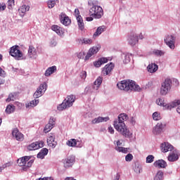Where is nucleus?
Instances as JSON below:
<instances>
[{
  "mask_svg": "<svg viewBox=\"0 0 180 180\" xmlns=\"http://www.w3.org/2000/svg\"><path fill=\"white\" fill-rule=\"evenodd\" d=\"M129 119V116L126 113H121L118 115V119L114 121V127L117 131H119L127 139H131L133 134L130 133L124 122Z\"/></svg>",
  "mask_w": 180,
  "mask_h": 180,
  "instance_id": "obj_1",
  "label": "nucleus"
},
{
  "mask_svg": "<svg viewBox=\"0 0 180 180\" xmlns=\"http://www.w3.org/2000/svg\"><path fill=\"white\" fill-rule=\"evenodd\" d=\"M117 88L125 92H140L141 89L140 86L136 84L133 80H123L120 83L117 84Z\"/></svg>",
  "mask_w": 180,
  "mask_h": 180,
  "instance_id": "obj_2",
  "label": "nucleus"
},
{
  "mask_svg": "<svg viewBox=\"0 0 180 180\" xmlns=\"http://www.w3.org/2000/svg\"><path fill=\"white\" fill-rule=\"evenodd\" d=\"M89 15L94 19H101L103 16V8L93 3L92 7L89 9Z\"/></svg>",
  "mask_w": 180,
  "mask_h": 180,
  "instance_id": "obj_3",
  "label": "nucleus"
},
{
  "mask_svg": "<svg viewBox=\"0 0 180 180\" xmlns=\"http://www.w3.org/2000/svg\"><path fill=\"white\" fill-rule=\"evenodd\" d=\"M31 156H24L18 160V164L19 167H22L23 171H27V168H30L34 162V160H30Z\"/></svg>",
  "mask_w": 180,
  "mask_h": 180,
  "instance_id": "obj_4",
  "label": "nucleus"
},
{
  "mask_svg": "<svg viewBox=\"0 0 180 180\" xmlns=\"http://www.w3.org/2000/svg\"><path fill=\"white\" fill-rule=\"evenodd\" d=\"M75 96L70 95L68 96L67 98L65 99L61 104L58 106V110H64V109H68V108H71L72 105H74V102H75Z\"/></svg>",
  "mask_w": 180,
  "mask_h": 180,
  "instance_id": "obj_5",
  "label": "nucleus"
},
{
  "mask_svg": "<svg viewBox=\"0 0 180 180\" xmlns=\"http://www.w3.org/2000/svg\"><path fill=\"white\" fill-rule=\"evenodd\" d=\"M172 88V81L171 79H165L164 82L161 84L160 95L165 96Z\"/></svg>",
  "mask_w": 180,
  "mask_h": 180,
  "instance_id": "obj_6",
  "label": "nucleus"
},
{
  "mask_svg": "<svg viewBox=\"0 0 180 180\" xmlns=\"http://www.w3.org/2000/svg\"><path fill=\"white\" fill-rule=\"evenodd\" d=\"M9 54L11 57H14L15 60H20V58L23 57V53L19 49V46L18 45L13 46L11 48Z\"/></svg>",
  "mask_w": 180,
  "mask_h": 180,
  "instance_id": "obj_7",
  "label": "nucleus"
},
{
  "mask_svg": "<svg viewBox=\"0 0 180 180\" xmlns=\"http://www.w3.org/2000/svg\"><path fill=\"white\" fill-rule=\"evenodd\" d=\"M46 91H47V84L44 82L40 84L39 86L33 95L34 98L37 99L38 98H40V96H43Z\"/></svg>",
  "mask_w": 180,
  "mask_h": 180,
  "instance_id": "obj_8",
  "label": "nucleus"
},
{
  "mask_svg": "<svg viewBox=\"0 0 180 180\" xmlns=\"http://www.w3.org/2000/svg\"><path fill=\"white\" fill-rule=\"evenodd\" d=\"M165 43L171 49V50H174L175 49V41L176 40V37L174 35H167L165 38Z\"/></svg>",
  "mask_w": 180,
  "mask_h": 180,
  "instance_id": "obj_9",
  "label": "nucleus"
},
{
  "mask_svg": "<svg viewBox=\"0 0 180 180\" xmlns=\"http://www.w3.org/2000/svg\"><path fill=\"white\" fill-rule=\"evenodd\" d=\"M99 50H101V45L99 44L90 48L86 56L84 58V61H87V60H89V58H91L92 56H94V54H96V53H98Z\"/></svg>",
  "mask_w": 180,
  "mask_h": 180,
  "instance_id": "obj_10",
  "label": "nucleus"
},
{
  "mask_svg": "<svg viewBox=\"0 0 180 180\" xmlns=\"http://www.w3.org/2000/svg\"><path fill=\"white\" fill-rule=\"evenodd\" d=\"M44 147V142L43 141H38L34 142L27 146L29 151H34V150H39V148H43Z\"/></svg>",
  "mask_w": 180,
  "mask_h": 180,
  "instance_id": "obj_11",
  "label": "nucleus"
},
{
  "mask_svg": "<svg viewBox=\"0 0 180 180\" xmlns=\"http://www.w3.org/2000/svg\"><path fill=\"white\" fill-rule=\"evenodd\" d=\"M179 151L176 149H173V150L169 154L167 160L169 162H175V161H178V160H179Z\"/></svg>",
  "mask_w": 180,
  "mask_h": 180,
  "instance_id": "obj_12",
  "label": "nucleus"
},
{
  "mask_svg": "<svg viewBox=\"0 0 180 180\" xmlns=\"http://www.w3.org/2000/svg\"><path fill=\"white\" fill-rule=\"evenodd\" d=\"M74 162H75V156L70 155L63 160V164L65 168H70L74 165Z\"/></svg>",
  "mask_w": 180,
  "mask_h": 180,
  "instance_id": "obj_13",
  "label": "nucleus"
},
{
  "mask_svg": "<svg viewBox=\"0 0 180 180\" xmlns=\"http://www.w3.org/2000/svg\"><path fill=\"white\" fill-rule=\"evenodd\" d=\"M164 127H165V125L162 124V122L158 123L153 129V134H155V136L161 134V133H162V130H164Z\"/></svg>",
  "mask_w": 180,
  "mask_h": 180,
  "instance_id": "obj_14",
  "label": "nucleus"
},
{
  "mask_svg": "<svg viewBox=\"0 0 180 180\" xmlns=\"http://www.w3.org/2000/svg\"><path fill=\"white\" fill-rule=\"evenodd\" d=\"M47 143L49 147H51L52 148H56V147L57 146V141H56V136H54V134H50L47 138Z\"/></svg>",
  "mask_w": 180,
  "mask_h": 180,
  "instance_id": "obj_15",
  "label": "nucleus"
},
{
  "mask_svg": "<svg viewBox=\"0 0 180 180\" xmlns=\"http://www.w3.org/2000/svg\"><path fill=\"white\" fill-rule=\"evenodd\" d=\"M160 149L162 153H168V151L174 150V146L168 142H165L160 145Z\"/></svg>",
  "mask_w": 180,
  "mask_h": 180,
  "instance_id": "obj_16",
  "label": "nucleus"
},
{
  "mask_svg": "<svg viewBox=\"0 0 180 180\" xmlns=\"http://www.w3.org/2000/svg\"><path fill=\"white\" fill-rule=\"evenodd\" d=\"M113 68H115V64H113V63H110L105 65L102 70V74H103V75H109L113 70Z\"/></svg>",
  "mask_w": 180,
  "mask_h": 180,
  "instance_id": "obj_17",
  "label": "nucleus"
},
{
  "mask_svg": "<svg viewBox=\"0 0 180 180\" xmlns=\"http://www.w3.org/2000/svg\"><path fill=\"white\" fill-rule=\"evenodd\" d=\"M180 105V100H175L172 103H165L163 105V108L167 110H171L173 108H176V106Z\"/></svg>",
  "mask_w": 180,
  "mask_h": 180,
  "instance_id": "obj_18",
  "label": "nucleus"
},
{
  "mask_svg": "<svg viewBox=\"0 0 180 180\" xmlns=\"http://www.w3.org/2000/svg\"><path fill=\"white\" fill-rule=\"evenodd\" d=\"M13 136L18 141H23V134L19 131L18 128H15L12 131Z\"/></svg>",
  "mask_w": 180,
  "mask_h": 180,
  "instance_id": "obj_19",
  "label": "nucleus"
},
{
  "mask_svg": "<svg viewBox=\"0 0 180 180\" xmlns=\"http://www.w3.org/2000/svg\"><path fill=\"white\" fill-rule=\"evenodd\" d=\"M28 57L30 58H37V51H36V48L32 45H30L28 49Z\"/></svg>",
  "mask_w": 180,
  "mask_h": 180,
  "instance_id": "obj_20",
  "label": "nucleus"
},
{
  "mask_svg": "<svg viewBox=\"0 0 180 180\" xmlns=\"http://www.w3.org/2000/svg\"><path fill=\"white\" fill-rule=\"evenodd\" d=\"M139 41V37L136 34H131L128 38V43L130 46H136V44Z\"/></svg>",
  "mask_w": 180,
  "mask_h": 180,
  "instance_id": "obj_21",
  "label": "nucleus"
},
{
  "mask_svg": "<svg viewBox=\"0 0 180 180\" xmlns=\"http://www.w3.org/2000/svg\"><path fill=\"white\" fill-rule=\"evenodd\" d=\"M148 72L150 74H154V72H157L158 71V65L155 63H150L147 67Z\"/></svg>",
  "mask_w": 180,
  "mask_h": 180,
  "instance_id": "obj_22",
  "label": "nucleus"
},
{
  "mask_svg": "<svg viewBox=\"0 0 180 180\" xmlns=\"http://www.w3.org/2000/svg\"><path fill=\"white\" fill-rule=\"evenodd\" d=\"M154 167H158V168H167V162L164 160H156L153 163Z\"/></svg>",
  "mask_w": 180,
  "mask_h": 180,
  "instance_id": "obj_23",
  "label": "nucleus"
},
{
  "mask_svg": "<svg viewBox=\"0 0 180 180\" xmlns=\"http://www.w3.org/2000/svg\"><path fill=\"white\" fill-rule=\"evenodd\" d=\"M51 30L53 32H56V33H57V34H58L59 36H63V34H64V28L58 25H53L51 27Z\"/></svg>",
  "mask_w": 180,
  "mask_h": 180,
  "instance_id": "obj_24",
  "label": "nucleus"
},
{
  "mask_svg": "<svg viewBox=\"0 0 180 180\" xmlns=\"http://www.w3.org/2000/svg\"><path fill=\"white\" fill-rule=\"evenodd\" d=\"M105 63H108V58H101L99 60L94 62V65L96 68H99V67H101V65L105 64Z\"/></svg>",
  "mask_w": 180,
  "mask_h": 180,
  "instance_id": "obj_25",
  "label": "nucleus"
},
{
  "mask_svg": "<svg viewBox=\"0 0 180 180\" xmlns=\"http://www.w3.org/2000/svg\"><path fill=\"white\" fill-rule=\"evenodd\" d=\"M103 78L102 77H98L96 81L94 82V84H92V88L94 89H99L101 84H102V81H103Z\"/></svg>",
  "mask_w": 180,
  "mask_h": 180,
  "instance_id": "obj_26",
  "label": "nucleus"
},
{
  "mask_svg": "<svg viewBox=\"0 0 180 180\" xmlns=\"http://www.w3.org/2000/svg\"><path fill=\"white\" fill-rule=\"evenodd\" d=\"M109 120V117H98L97 118H95L94 120H92L93 124H96L98 123H102L103 122H108Z\"/></svg>",
  "mask_w": 180,
  "mask_h": 180,
  "instance_id": "obj_27",
  "label": "nucleus"
},
{
  "mask_svg": "<svg viewBox=\"0 0 180 180\" xmlns=\"http://www.w3.org/2000/svg\"><path fill=\"white\" fill-rule=\"evenodd\" d=\"M57 71L56 66H51L45 72V77H50L51 74H54Z\"/></svg>",
  "mask_w": 180,
  "mask_h": 180,
  "instance_id": "obj_28",
  "label": "nucleus"
},
{
  "mask_svg": "<svg viewBox=\"0 0 180 180\" xmlns=\"http://www.w3.org/2000/svg\"><path fill=\"white\" fill-rule=\"evenodd\" d=\"M37 105H39V100L34 99L30 103H27L25 107L27 109H30V108H34V106H37Z\"/></svg>",
  "mask_w": 180,
  "mask_h": 180,
  "instance_id": "obj_29",
  "label": "nucleus"
},
{
  "mask_svg": "<svg viewBox=\"0 0 180 180\" xmlns=\"http://www.w3.org/2000/svg\"><path fill=\"white\" fill-rule=\"evenodd\" d=\"M77 21L79 29L80 30H84V29L85 28V25L84 24V20H82V16H78L77 18Z\"/></svg>",
  "mask_w": 180,
  "mask_h": 180,
  "instance_id": "obj_30",
  "label": "nucleus"
},
{
  "mask_svg": "<svg viewBox=\"0 0 180 180\" xmlns=\"http://www.w3.org/2000/svg\"><path fill=\"white\" fill-rule=\"evenodd\" d=\"M122 57H124L123 63L124 64H128V63H130V60H131L133 55H131V53H123Z\"/></svg>",
  "mask_w": 180,
  "mask_h": 180,
  "instance_id": "obj_31",
  "label": "nucleus"
},
{
  "mask_svg": "<svg viewBox=\"0 0 180 180\" xmlns=\"http://www.w3.org/2000/svg\"><path fill=\"white\" fill-rule=\"evenodd\" d=\"M105 30H106V27L105 25L98 27L94 36H100V34H102Z\"/></svg>",
  "mask_w": 180,
  "mask_h": 180,
  "instance_id": "obj_32",
  "label": "nucleus"
},
{
  "mask_svg": "<svg viewBox=\"0 0 180 180\" xmlns=\"http://www.w3.org/2000/svg\"><path fill=\"white\" fill-rule=\"evenodd\" d=\"M60 22L65 26H68V25L71 24V20H70V18H68V16L61 17Z\"/></svg>",
  "mask_w": 180,
  "mask_h": 180,
  "instance_id": "obj_33",
  "label": "nucleus"
},
{
  "mask_svg": "<svg viewBox=\"0 0 180 180\" xmlns=\"http://www.w3.org/2000/svg\"><path fill=\"white\" fill-rule=\"evenodd\" d=\"M96 91H98V89H95L92 87V84L90 86H87L85 89H84V94L86 95H88V94H94V92H96Z\"/></svg>",
  "mask_w": 180,
  "mask_h": 180,
  "instance_id": "obj_34",
  "label": "nucleus"
},
{
  "mask_svg": "<svg viewBox=\"0 0 180 180\" xmlns=\"http://www.w3.org/2000/svg\"><path fill=\"white\" fill-rule=\"evenodd\" d=\"M15 105L9 104L6 106L5 112L7 115H11V113H13V112H15Z\"/></svg>",
  "mask_w": 180,
  "mask_h": 180,
  "instance_id": "obj_35",
  "label": "nucleus"
},
{
  "mask_svg": "<svg viewBox=\"0 0 180 180\" xmlns=\"http://www.w3.org/2000/svg\"><path fill=\"white\" fill-rule=\"evenodd\" d=\"M164 179V172L161 170L158 171L154 180H163Z\"/></svg>",
  "mask_w": 180,
  "mask_h": 180,
  "instance_id": "obj_36",
  "label": "nucleus"
},
{
  "mask_svg": "<svg viewBox=\"0 0 180 180\" xmlns=\"http://www.w3.org/2000/svg\"><path fill=\"white\" fill-rule=\"evenodd\" d=\"M153 54H154V56H156V57H162V56L165 54V51L158 49H154L153 51Z\"/></svg>",
  "mask_w": 180,
  "mask_h": 180,
  "instance_id": "obj_37",
  "label": "nucleus"
},
{
  "mask_svg": "<svg viewBox=\"0 0 180 180\" xmlns=\"http://www.w3.org/2000/svg\"><path fill=\"white\" fill-rule=\"evenodd\" d=\"M66 145L69 147H77V139H72L66 142Z\"/></svg>",
  "mask_w": 180,
  "mask_h": 180,
  "instance_id": "obj_38",
  "label": "nucleus"
},
{
  "mask_svg": "<svg viewBox=\"0 0 180 180\" xmlns=\"http://www.w3.org/2000/svg\"><path fill=\"white\" fill-rule=\"evenodd\" d=\"M16 99V93H11L8 97L6 98V102L9 103L15 101Z\"/></svg>",
  "mask_w": 180,
  "mask_h": 180,
  "instance_id": "obj_39",
  "label": "nucleus"
},
{
  "mask_svg": "<svg viewBox=\"0 0 180 180\" xmlns=\"http://www.w3.org/2000/svg\"><path fill=\"white\" fill-rule=\"evenodd\" d=\"M115 150L116 151H118V153H123L124 154H127V148L116 146Z\"/></svg>",
  "mask_w": 180,
  "mask_h": 180,
  "instance_id": "obj_40",
  "label": "nucleus"
},
{
  "mask_svg": "<svg viewBox=\"0 0 180 180\" xmlns=\"http://www.w3.org/2000/svg\"><path fill=\"white\" fill-rule=\"evenodd\" d=\"M30 9V6L24 5V6H22L19 9V11L21 12L22 13H25L29 11Z\"/></svg>",
  "mask_w": 180,
  "mask_h": 180,
  "instance_id": "obj_41",
  "label": "nucleus"
},
{
  "mask_svg": "<svg viewBox=\"0 0 180 180\" xmlns=\"http://www.w3.org/2000/svg\"><path fill=\"white\" fill-rule=\"evenodd\" d=\"M152 116L153 120H161V115L159 112H155Z\"/></svg>",
  "mask_w": 180,
  "mask_h": 180,
  "instance_id": "obj_42",
  "label": "nucleus"
},
{
  "mask_svg": "<svg viewBox=\"0 0 180 180\" xmlns=\"http://www.w3.org/2000/svg\"><path fill=\"white\" fill-rule=\"evenodd\" d=\"M58 0H50L48 1V6L50 9L53 8V6H56V3L58 2Z\"/></svg>",
  "mask_w": 180,
  "mask_h": 180,
  "instance_id": "obj_43",
  "label": "nucleus"
},
{
  "mask_svg": "<svg viewBox=\"0 0 180 180\" xmlns=\"http://www.w3.org/2000/svg\"><path fill=\"white\" fill-rule=\"evenodd\" d=\"M54 127L51 125V124H47L45 126V128L44 129V131L45 133H49V131H50L51 130V129H53Z\"/></svg>",
  "mask_w": 180,
  "mask_h": 180,
  "instance_id": "obj_44",
  "label": "nucleus"
},
{
  "mask_svg": "<svg viewBox=\"0 0 180 180\" xmlns=\"http://www.w3.org/2000/svg\"><path fill=\"white\" fill-rule=\"evenodd\" d=\"M154 162V155H149L146 158V162L147 164H151V162Z\"/></svg>",
  "mask_w": 180,
  "mask_h": 180,
  "instance_id": "obj_45",
  "label": "nucleus"
},
{
  "mask_svg": "<svg viewBox=\"0 0 180 180\" xmlns=\"http://www.w3.org/2000/svg\"><path fill=\"white\" fill-rule=\"evenodd\" d=\"M156 103H157V105H159V106H164L165 103H164V99H162V98H158L156 100Z\"/></svg>",
  "mask_w": 180,
  "mask_h": 180,
  "instance_id": "obj_46",
  "label": "nucleus"
},
{
  "mask_svg": "<svg viewBox=\"0 0 180 180\" xmlns=\"http://www.w3.org/2000/svg\"><path fill=\"white\" fill-rule=\"evenodd\" d=\"M131 160H133V155L131 153H129L125 156V160L127 162H130Z\"/></svg>",
  "mask_w": 180,
  "mask_h": 180,
  "instance_id": "obj_47",
  "label": "nucleus"
},
{
  "mask_svg": "<svg viewBox=\"0 0 180 180\" xmlns=\"http://www.w3.org/2000/svg\"><path fill=\"white\" fill-rule=\"evenodd\" d=\"M13 5H15V0H8V8L12 9Z\"/></svg>",
  "mask_w": 180,
  "mask_h": 180,
  "instance_id": "obj_48",
  "label": "nucleus"
},
{
  "mask_svg": "<svg viewBox=\"0 0 180 180\" xmlns=\"http://www.w3.org/2000/svg\"><path fill=\"white\" fill-rule=\"evenodd\" d=\"M7 167H11V162L5 163L2 165V167H0V172H2L3 169H5V168H7Z\"/></svg>",
  "mask_w": 180,
  "mask_h": 180,
  "instance_id": "obj_49",
  "label": "nucleus"
},
{
  "mask_svg": "<svg viewBox=\"0 0 180 180\" xmlns=\"http://www.w3.org/2000/svg\"><path fill=\"white\" fill-rule=\"evenodd\" d=\"M134 171L136 174H141V172H143V169H141V167L137 166L135 167Z\"/></svg>",
  "mask_w": 180,
  "mask_h": 180,
  "instance_id": "obj_50",
  "label": "nucleus"
},
{
  "mask_svg": "<svg viewBox=\"0 0 180 180\" xmlns=\"http://www.w3.org/2000/svg\"><path fill=\"white\" fill-rule=\"evenodd\" d=\"M84 44H92V39L84 38Z\"/></svg>",
  "mask_w": 180,
  "mask_h": 180,
  "instance_id": "obj_51",
  "label": "nucleus"
},
{
  "mask_svg": "<svg viewBox=\"0 0 180 180\" xmlns=\"http://www.w3.org/2000/svg\"><path fill=\"white\" fill-rule=\"evenodd\" d=\"M40 152L42 153L44 155H47V154H49V149L44 148L40 150Z\"/></svg>",
  "mask_w": 180,
  "mask_h": 180,
  "instance_id": "obj_52",
  "label": "nucleus"
},
{
  "mask_svg": "<svg viewBox=\"0 0 180 180\" xmlns=\"http://www.w3.org/2000/svg\"><path fill=\"white\" fill-rule=\"evenodd\" d=\"M76 42L77 43V44H81L82 46V44H84V38L77 39Z\"/></svg>",
  "mask_w": 180,
  "mask_h": 180,
  "instance_id": "obj_53",
  "label": "nucleus"
},
{
  "mask_svg": "<svg viewBox=\"0 0 180 180\" xmlns=\"http://www.w3.org/2000/svg\"><path fill=\"white\" fill-rule=\"evenodd\" d=\"M37 158H40L41 160H43V158H44V157H46V155L43 154V152H39L37 154Z\"/></svg>",
  "mask_w": 180,
  "mask_h": 180,
  "instance_id": "obj_54",
  "label": "nucleus"
},
{
  "mask_svg": "<svg viewBox=\"0 0 180 180\" xmlns=\"http://www.w3.org/2000/svg\"><path fill=\"white\" fill-rule=\"evenodd\" d=\"M75 15L76 16V19H77L78 16H81V15H79V10L78 8L75 9Z\"/></svg>",
  "mask_w": 180,
  "mask_h": 180,
  "instance_id": "obj_55",
  "label": "nucleus"
},
{
  "mask_svg": "<svg viewBox=\"0 0 180 180\" xmlns=\"http://www.w3.org/2000/svg\"><path fill=\"white\" fill-rule=\"evenodd\" d=\"M36 180H54V179H53V177H44L37 179Z\"/></svg>",
  "mask_w": 180,
  "mask_h": 180,
  "instance_id": "obj_56",
  "label": "nucleus"
},
{
  "mask_svg": "<svg viewBox=\"0 0 180 180\" xmlns=\"http://www.w3.org/2000/svg\"><path fill=\"white\" fill-rule=\"evenodd\" d=\"M80 77L82 79H85V78H86V72L83 71Z\"/></svg>",
  "mask_w": 180,
  "mask_h": 180,
  "instance_id": "obj_57",
  "label": "nucleus"
},
{
  "mask_svg": "<svg viewBox=\"0 0 180 180\" xmlns=\"http://www.w3.org/2000/svg\"><path fill=\"white\" fill-rule=\"evenodd\" d=\"M48 124H51L54 127V124H55L54 118L51 117Z\"/></svg>",
  "mask_w": 180,
  "mask_h": 180,
  "instance_id": "obj_58",
  "label": "nucleus"
},
{
  "mask_svg": "<svg viewBox=\"0 0 180 180\" xmlns=\"http://www.w3.org/2000/svg\"><path fill=\"white\" fill-rule=\"evenodd\" d=\"M5 9H6V5L2 4L0 5V11H5Z\"/></svg>",
  "mask_w": 180,
  "mask_h": 180,
  "instance_id": "obj_59",
  "label": "nucleus"
},
{
  "mask_svg": "<svg viewBox=\"0 0 180 180\" xmlns=\"http://www.w3.org/2000/svg\"><path fill=\"white\" fill-rule=\"evenodd\" d=\"M108 131L110 133V134H113L115 133V129H113V127H108Z\"/></svg>",
  "mask_w": 180,
  "mask_h": 180,
  "instance_id": "obj_60",
  "label": "nucleus"
},
{
  "mask_svg": "<svg viewBox=\"0 0 180 180\" xmlns=\"http://www.w3.org/2000/svg\"><path fill=\"white\" fill-rule=\"evenodd\" d=\"M173 82H174V85H175L176 86H178L179 85V81H178L176 79H174L173 80Z\"/></svg>",
  "mask_w": 180,
  "mask_h": 180,
  "instance_id": "obj_61",
  "label": "nucleus"
},
{
  "mask_svg": "<svg viewBox=\"0 0 180 180\" xmlns=\"http://www.w3.org/2000/svg\"><path fill=\"white\" fill-rule=\"evenodd\" d=\"M86 20H87V22H92V20H94V17H86Z\"/></svg>",
  "mask_w": 180,
  "mask_h": 180,
  "instance_id": "obj_62",
  "label": "nucleus"
},
{
  "mask_svg": "<svg viewBox=\"0 0 180 180\" xmlns=\"http://www.w3.org/2000/svg\"><path fill=\"white\" fill-rule=\"evenodd\" d=\"M78 58H84V53L80 52L78 55H77Z\"/></svg>",
  "mask_w": 180,
  "mask_h": 180,
  "instance_id": "obj_63",
  "label": "nucleus"
},
{
  "mask_svg": "<svg viewBox=\"0 0 180 180\" xmlns=\"http://www.w3.org/2000/svg\"><path fill=\"white\" fill-rule=\"evenodd\" d=\"M120 179V174L118 173L116 174L115 178L113 180H119Z\"/></svg>",
  "mask_w": 180,
  "mask_h": 180,
  "instance_id": "obj_64",
  "label": "nucleus"
}]
</instances>
